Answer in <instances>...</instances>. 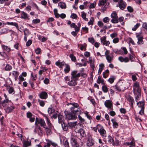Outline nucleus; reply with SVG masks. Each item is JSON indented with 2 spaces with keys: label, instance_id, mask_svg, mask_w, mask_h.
Here are the masks:
<instances>
[{
  "label": "nucleus",
  "instance_id": "nucleus-1",
  "mask_svg": "<svg viewBox=\"0 0 147 147\" xmlns=\"http://www.w3.org/2000/svg\"><path fill=\"white\" fill-rule=\"evenodd\" d=\"M133 89L134 93L136 96L135 100L137 102L141 96V88L139 82H136L134 83Z\"/></svg>",
  "mask_w": 147,
  "mask_h": 147
},
{
  "label": "nucleus",
  "instance_id": "nucleus-2",
  "mask_svg": "<svg viewBox=\"0 0 147 147\" xmlns=\"http://www.w3.org/2000/svg\"><path fill=\"white\" fill-rule=\"evenodd\" d=\"M72 106L70 108L71 112L74 114L77 115L80 114L81 111L79 105L77 103H70Z\"/></svg>",
  "mask_w": 147,
  "mask_h": 147
},
{
  "label": "nucleus",
  "instance_id": "nucleus-3",
  "mask_svg": "<svg viewBox=\"0 0 147 147\" xmlns=\"http://www.w3.org/2000/svg\"><path fill=\"white\" fill-rule=\"evenodd\" d=\"M38 124L40 125L43 128L45 127L46 125L45 122L43 119L40 118H36L35 122V125H36Z\"/></svg>",
  "mask_w": 147,
  "mask_h": 147
},
{
  "label": "nucleus",
  "instance_id": "nucleus-4",
  "mask_svg": "<svg viewBox=\"0 0 147 147\" xmlns=\"http://www.w3.org/2000/svg\"><path fill=\"white\" fill-rule=\"evenodd\" d=\"M64 113L66 118L68 120H75L77 118L76 115H74L71 113H69L66 111H65Z\"/></svg>",
  "mask_w": 147,
  "mask_h": 147
},
{
  "label": "nucleus",
  "instance_id": "nucleus-5",
  "mask_svg": "<svg viewBox=\"0 0 147 147\" xmlns=\"http://www.w3.org/2000/svg\"><path fill=\"white\" fill-rule=\"evenodd\" d=\"M126 3L123 0H119L117 5V7H119L120 9L123 10L127 6Z\"/></svg>",
  "mask_w": 147,
  "mask_h": 147
},
{
  "label": "nucleus",
  "instance_id": "nucleus-6",
  "mask_svg": "<svg viewBox=\"0 0 147 147\" xmlns=\"http://www.w3.org/2000/svg\"><path fill=\"white\" fill-rule=\"evenodd\" d=\"M111 17L112 18L111 21L112 23L116 24L118 22V16L116 11L113 12L111 14Z\"/></svg>",
  "mask_w": 147,
  "mask_h": 147
},
{
  "label": "nucleus",
  "instance_id": "nucleus-7",
  "mask_svg": "<svg viewBox=\"0 0 147 147\" xmlns=\"http://www.w3.org/2000/svg\"><path fill=\"white\" fill-rule=\"evenodd\" d=\"M71 78L77 79L78 80V78L80 76V73H78V71L77 70H74L71 72Z\"/></svg>",
  "mask_w": 147,
  "mask_h": 147
},
{
  "label": "nucleus",
  "instance_id": "nucleus-8",
  "mask_svg": "<svg viewBox=\"0 0 147 147\" xmlns=\"http://www.w3.org/2000/svg\"><path fill=\"white\" fill-rule=\"evenodd\" d=\"M97 128L98 131L100 133L101 135L103 137H104L105 136V133L106 131L103 127L100 125H97Z\"/></svg>",
  "mask_w": 147,
  "mask_h": 147
},
{
  "label": "nucleus",
  "instance_id": "nucleus-9",
  "mask_svg": "<svg viewBox=\"0 0 147 147\" xmlns=\"http://www.w3.org/2000/svg\"><path fill=\"white\" fill-rule=\"evenodd\" d=\"M51 145L54 147H59L58 144L57 143L52 141L49 140L47 141L46 146H45L43 147H46V146L50 147Z\"/></svg>",
  "mask_w": 147,
  "mask_h": 147
},
{
  "label": "nucleus",
  "instance_id": "nucleus-10",
  "mask_svg": "<svg viewBox=\"0 0 147 147\" xmlns=\"http://www.w3.org/2000/svg\"><path fill=\"white\" fill-rule=\"evenodd\" d=\"M126 97L127 100L130 103V106L133 108V105L134 103V101L133 97L129 95H127Z\"/></svg>",
  "mask_w": 147,
  "mask_h": 147
},
{
  "label": "nucleus",
  "instance_id": "nucleus-11",
  "mask_svg": "<svg viewBox=\"0 0 147 147\" xmlns=\"http://www.w3.org/2000/svg\"><path fill=\"white\" fill-rule=\"evenodd\" d=\"M11 74L12 76L14 78L15 80L16 81L19 74V73L17 71H13L9 73V75H10Z\"/></svg>",
  "mask_w": 147,
  "mask_h": 147
},
{
  "label": "nucleus",
  "instance_id": "nucleus-12",
  "mask_svg": "<svg viewBox=\"0 0 147 147\" xmlns=\"http://www.w3.org/2000/svg\"><path fill=\"white\" fill-rule=\"evenodd\" d=\"M71 80L68 82L67 84L70 86H75L77 84L76 81L77 79H75L73 78H71Z\"/></svg>",
  "mask_w": 147,
  "mask_h": 147
},
{
  "label": "nucleus",
  "instance_id": "nucleus-13",
  "mask_svg": "<svg viewBox=\"0 0 147 147\" xmlns=\"http://www.w3.org/2000/svg\"><path fill=\"white\" fill-rule=\"evenodd\" d=\"M71 142L73 147H78V144H77V141L74 138V136L73 137H72Z\"/></svg>",
  "mask_w": 147,
  "mask_h": 147
},
{
  "label": "nucleus",
  "instance_id": "nucleus-14",
  "mask_svg": "<svg viewBox=\"0 0 147 147\" xmlns=\"http://www.w3.org/2000/svg\"><path fill=\"white\" fill-rule=\"evenodd\" d=\"M105 55L106 58L109 62H110V53L109 51L106 50L105 53Z\"/></svg>",
  "mask_w": 147,
  "mask_h": 147
},
{
  "label": "nucleus",
  "instance_id": "nucleus-15",
  "mask_svg": "<svg viewBox=\"0 0 147 147\" xmlns=\"http://www.w3.org/2000/svg\"><path fill=\"white\" fill-rule=\"evenodd\" d=\"M82 125L79 123H77L76 124V125L74 128V130L76 132H78L80 130V127Z\"/></svg>",
  "mask_w": 147,
  "mask_h": 147
},
{
  "label": "nucleus",
  "instance_id": "nucleus-16",
  "mask_svg": "<svg viewBox=\"0 0 147 147\" xmlns=\"http://www.w3.org/2000/svg\"><path fill=\"white\" fill-rule=\"evenodd\" d=\"M8 99H7L4 100L3 101H1V103H0V104H2L4 109H5L8 106Z\"/></svg>",
  "mask_w": 147,
  "mask_h": 147
},
{
  "label": "nucleus",
  "instance_id": "nucleus-17",
  "mask_svg": "<svg viewBox=\"0 0 147 147\" xmlns=\"http://www.w3.org/2000/svg\"><path fill=\"white\" fill-rule=\"evenodd\" d=\"M136 37L138 38V40L137 42V43L138 45L142 44L144 43V42L143 40V37L142 36L137 35H136Z\"/></svg>",
  "mask_w": 147,
  "mask_h": 147
},
{
  "label": "nucleus",
  "instance_id": "nucleus-18",
  "mask_svg": "<svg viewBox=\"0 0 147 147\" xmlns=\"http://www.w3.org/2000/svg\"><path fill=\"white\" fill-rule=\"evenodd\" d=\"M65 64V63L64 62H61L60 60H58L55 63V64L57 66H59V68H62L63 67Z\"/></svg>",
  "mask_w": 147,
  "mask_h": 147
},
{
  "label": "nucleus",
  "instance_id": "nucleus-19",
  "mask_svg": "<svg viewBox=\"0 0 147 147\" xmlns=\"http://www.w3.org/2000/svg\"><path fill=\"white\" fill-rule=\"evenodd\" d=\"M119 60L121 62H127L129 61V59L127 57L123 58L122 57H120L118 58Z\"/></svg>",
  "mask_w": 147,
  "mask_h": 147
},
{
  "label": "nucleus",
  "instance_id": "nucleus-20",
  "mask_svg": "<svg viewBox=\"0 0 147 147\" xmlns=\"http://www.w3.org/2000/svg\"><path fill=\"white\" fill-rule=\"evenodd\" d=\"M31 142L28 140L24 141L23 145L24 147H28L31 145Z\"/></svg>",
  "mask_w": 147,
  "mask_h": 147
},
{
  "label": "nucleus",
  "instance_id": "nucleus-21",
  "mask_svg": "<svg viewBox=\"0 0 147 147\" xmlns=\"http://www.w3.org/2000/svg\"><path fill=\"white\" fill-rule=\"evenodd\" d=\"M45 127V132L47 135H50L51 134V129L52 128H50L47 127V126H46Z\"/></svg>",
  "mask_w": 147,
  "mask_h": 147
},
{
  "label": "nucleus",
  "instance_id": "nucleus-22",
  "mask_svg": "<svg viewBox=\"0 0 147 147\" xmlns=\"http://www.w3.org/2000/svg\"><path fill=\"white\" fill-rule=\"evenodd\" d=\"M40 97L42 99H46L47 97V94L45 92H41L40 94Z\"/></svg>",
  "mask_w": 147,
  "mask_h": 147
},
{
  "label": "nucleus",
  "instance_id": "nucleus-23",
  "mask_svg": "<svg viewBox=\"0 0 147 147\" xmlns=\"http://www.w3.org/2000/svg\"><path fill=\"white\" fill-rule=\"evenodd\" d=\"M58 121L59 123L61 124L64 122L63 117L61 114H59L58 115Z\"/></svg>",
  "mask_w": 147,
  "mask_h": 147
},
{
  "label": "nucleus",
  "instance_id": "nucleus-24",
  "mask_svg": "<svg viewBox=\"0 0 147 147\" xmlns=\"http://www.w3.org/2000/svg\"><path fill=\"white\" fill-rule=\"evenodd\" d=\"M14 108L15 107L14 106H10L9 107L8 106L5 109L7 113H9L11 112Z\"/></svg>",
  "mask_w": 147,
  "mask_h": 147
},
{
  "label": "nucleus",
  "instance_id": "nucleus-25",
  "mask_svg": "<svg viewBox=\"0 0 147 147\" xmlns=\"http://www.w3.org/2000/svg\"><path fill=\"white\" fill-rule=\"evenodd\" d=\"M58 5L62 9H65L66 5L65 3L63 2H60L58 4Z\"/></svg>",
  "mask_w": 147,
  "mask_h": 147
},
{
  "label": "nucleus",
  "instance_id": "nucleus-26",
  "mask_svg": "<svg viewBox=\"0 0 147 147\" xmlns=\"http://www.w3.org/2000/svg\"><path fill=\"white\" fill-rule=\"evenodd\" d=\"M101 42L103 43L104 45H109L110 44V42L109 41H107L105 40V38H101Z\"/></svg>",
  "mask_w": 147,
  "mask_h": 147
},
{
  "label": "nucleus",
  "instance_id": "nucleus-27",
  "mask_svg": "<svg viewBox=\"0 0 147 147\" xmlns=\"http://www.w3.org/2000/svg\"><path fill=\"white\" fill-rule=\"evenodd\" d=\"M13 31L11 30H9L7 28H4L3 29L1 32V34H6L7 32Z\"/></svg>",
  "mask_w": 147,
  "mask_h": 147
},
{
  "label": "nucleus",
  "instance_id": "nucleus-28",
  "mask_svg": "<svg viewBox=\"0 0 147 147\" xmlns=\"http://www.w3.org/2000/svg\"><path fill=\"white\" fill-rule=\"evenodd\" d=\"M113 123V126L114 128H117L118 126V123L116 122V120L115 119H113L111 120Z\"/></svg>",
  "mask_w": 147,
  "mask_h": 147
},
{
  "label": "nucleus",
  "instance_id": "nucleus-29",
  "mask_svg": "<svg viewBox=\"0 0 147 147\" xmlns=\"http://www.w3.org/2000/svg\"><path fill=\"white\" fill-rule=\"evenodd\" d=\"M93 140L91 139H88L87 141V145L88 146H90L93 145Z\"/></svg>",
  "mask_w": 147,
  "mask_h": 147
},
{
  "label": "nucleus",
  "instance_id": "nucleus-30",
  "mask_svg": "<svg viewBox=\"0 0 147 147\" xmlns=\"http://www.w3.org/2000/svg\"><path fill=\"white\" fill-rule=\"evenodd\" d=\"M105 106L108 109L110 108V100H107L105 102Z\"/></svg>",
  "mask_w": 147,
  "mask_h": 147
},
{
  "label": "nucleus",
  "instance_id": "nucleus-31",
  "mask_svg": "<svg viewBox=\"0 0 147 147\" xmlns=\"http://www.w3.org/2000/svg\"><path fill=\"white\" fill-rule=\"evenodd\" d=\"M97 82L98 84L101 83L102 84H104V80L103 79H102L101 77L99 76L98 77V79L97 80Z\"/></svg>",
  "mask_w": 147,
  "mask_h": 147
},
{
  "label": "nucleus",
  "instance_id": "nucleus-32",
  "mask_svg": "<svg viewBox=\"0 0 147 147\" xmlns=\"http://www.w3.org/2000/svg\"><path fill=\"white\" fill-rule=\"evenodd\" d=\"M65 68L64 69V71L65 73H68L70 70V66L67 64H65Z\"/></svg>",
  "mask_w": 147,
  "mask_h": 147
},
{
  "label": "nucleus",
  "instance_id": "nucleus-33",
  "mask_svg": "<svg viewBox=\"0 0 147 147\" xmlns=\"http://www.w3.org/2000/svg\"><path fill=\"white\" fill-rule=\"evenodd\" d=\"M99 69L98 70V74H100L104 67V65L102 63L99 65Z\"/></svg>",
  "mask_w": 147,
  "mask_h": 147
},
{
  "label": "nucleus",
  "instance_id": "nucleus-34",
  "mask_svg": "<svg viewBox=\"0 0 147 147\" xmlns=\"http://www.w3.org/2000/svg\"><path fill=\"white\" fill-rule=\"evenodd\" d=\"M109 70L107 69L103 73V77L105 78H106L109 74Z\"/></svg>",
  "mask_w": 147,
  "mask_h": 147
},
{
  "label": "nucleus",
  "instance_id": "nucleus-35",
  "mask_svg": "<svg viewBox=\"0 0 147 147\" xmlns=\"http://www.w3.org/2000/svg\"><path fill=\"white\" fill-rule=\"evenodd\" d=\"M21 18L24 19H26L28 18L27 14L24 11H22L21 14Z\"/></svg>",
  "mask_w": 147,
  "mask_h": 147
},
{
  "label": "nucleus",
  "instance_id": "nucleus-36",
  "mask_svg": "<svg viewBox=\"0 0 147 147\" xmlns=\"http://www.w3.org/2000/svg\"><path fill=\"white\" fill-rule=\"evenodd\" d=\"M8 92L9 94H14L15 91L14 88L12 87L9 86L8 88Z\"/></svg>",
  "mask_w": 147,
  "mask_h": 147
},
{
  "label": "nucleus",
  "instance_id": "nucleus-37",
  "mask_svg": "<svg viewBox=\"0 0 147 147\" xmlns=\"http://www.w3.org/2000/svg\"><path fill=\"white\" fill-rule=\"evenodd\" d=\"M137 105L139 107L142 108L144 107V102L139 101L137 103Z\"/></svg>",
  "mask_w": 147,
  "mask_h": 147
},
{
  "label": "nucleus",
  "instance_id": "nucleus-38",
  "mask_svg": "<svg viewBox=\"0 0 147 147\" xmlns=\"http://www.w3.org/2000/svg\"><path fill=\"white\" fill-rule=\"evenodd\" d=\"M78 133H80L81 136L82 137H84L86 135L84 130L82 128L80 129Z\"/></svg>",
  "mask_w": 147,
  "mask_h": 147
},
{
  "label": "nucleus",
  "instance_id": "nucleus-39",
  "mask_svg": "<svg viewBox=\"0 0 147 147\" xmlns=\"http://www.w3.org/2000/svg\"><path fill=\"white\" fill-rule=\"evenodd\" d=\"M106 2V0H99L98 5L99 6L104 5Z\"/></svg>",
  "mask_w": 147,
  "mask_h": 147
},
{
  "label": "nucleus",
  "instance_id": "nucleus-40",
  "mask_svg": "<svg viewBox=\"0 0 147 147\" xmlns=\"http://www.w3.org/2000/svg\"><path fill=\"white\" fill-rule=\"evenodd\" d=\"M125 145L129 146L131 145L133 146H135V143L134 141L132 140L130 142H126L124 143Z\"/></svg>",
  "mask_w": 147,
  "mask_h": 147
},
{
  "label": "nucleus",
  "instance_id": "nucleus-41",
  "mask_svg": "<svg viewBox=\"0 0 147 147\" xmlns=\"http://www.w3.org/2000/svg\"><path fill=\"white\" fill-rule=\"evenodd\" d=\"M7 24L8 25L14 26H16L17 28H18V24L15 22H7Z\"/></svg>",
  "mask_w": 147,
  "mask_h": 147
},
{
  "label": "nucleus",
  "instance_id": "nucleus-42",
  "mask_svg": "<svg viewBox=\"0 0 147 147\" xmlns=\"http://www.w3.org/2000/svg\"><path fill=\"white\" fill-rule=\"evenodd\" d=\"M77 123V121L71 122L68 123V125H69L71 127H74Z\"/></svg>",
  "mask_w": 147,
  "mask_h": 147
},
{
  "label": "nucleus",
  "instance_id": "nucleus-43",
  "mask_svg": "<svg viewBox=\"0 0 147 147\" xmlns=\"http://www.w3.org/2000/svg\"><path fill=\"white\" fill-rule=\"evenodd\" d=\"M61 124V125L62 127L63 130L65 131H67L68 129V127L67 126V125L66 124H65L64 122Z\"/></svg>",
  "mask_w": 147,
  "mask_h": 147
},
{
  "label": "nucleus",
  "instance_id": "nucleus-44",
  "mask_svg": "<svg viewBox=\"0 0 147 147\" xmlns=\"http://www.w3.org/2000/svg\"><path fill=\"white\" fill-rule=\"evenodd\" d=\"M12 67L8 64H7L5 67V70L6 71H10L12 69Z\"/></svg>",
  "mask_w": 147,
  "mask_h": 147
},
{
  "label": "nucleus",
  "instance_id": "nucleus-45",
  "mask_svg": "<svg viewBox=\"0 0 147 147\" xmlns=\"http://www.w3.org/2000/svg\"><path fill=\"white\" fill-rule=\"evenodd\" d=\"M81 16L82 18L86 21H88V19L86 18V15L85 13L83 11L82 13Z\"/></svg>",
  "mask_w": 147,
  "mask_h": 147
},
{
  "label": "nucleus",
  "instance_id": "nucleus-46",
  "mask_svg": "<svg viewBox=\"0 0 147 147\" xmlns=\"http://www.w3.org/2000/svg\"><path fill=\"white\" fill-rule=\"evenodd\" d=\"M112 144L113 145H118L119 144V141L118 140H116L115 142L113 139H112Z\"/></svg>",
  "mask_w": 147,
  "mask_h": 147
},
{
  "label": "nucleus",
  "instance_id": "nucleus-47",
  "mask_svg": "<svg viewBox=\"0 0 147 147\" xmlns=\"http://www.w3.org/2000/svg\"><path fill=\"white\" fill-rule=\"evenodd\" d=\"M140 25V23L137 24L134 26V27L132 28V30L134 31H136V30L139 27Z\"/></svg>",
  "mask_w": 147,
  "mask_h": 147
},
{
  "label": "nucleus",
  "instance_id": "nucleus-48",
  "mask_svg": "<svg viewBox=\"0 0 147 147\" xmlns=\"http://www.w3.org/2000/svg\"><path fill=\"white\" fill-rule=\"evenodd\" d=\"M80 49L81 50H83L84 49H85V50L86 49V48L87 46V45L86 43H84V44L80 45Z\"/></svg>",
  "mask_w": 147,
  "mask_h": 147
},
{
  "label": "nucleus",
  "instance_id": "nucleus-49",
  "mask_svg": "<svg viewBox=\"0 0 147 147\" xmlns=\"http://www.w3.org/2000/svg\"><path fill=\"white\" fill-rule=\"evenodd\" d=\"M127 9L128 11L129 12H132L134 11L133 8L131 6H128Z\"/></svg>",
  "mask_w": 147,
  "mask_h": 147
},
{
  "label": "nucleus",
  "instance_id": "nucleus-50",
  "mask_svg": "<svg viewBox=\"0 0 147 147\" xmlns=\"http://www.w3.org/2000/svg\"><path fill=\"white\" fill-rule=\"evenodd\" d=\"M70 57L72 61L75 62L76 61V59L75 57L73 54H71Z\"/></svg>",
  "mask_w": 147,
  "mask_h": 147
},
{
  "label": "nucleus",
  "instance_id": "nucleus-51",
  "mask_svg": "<svg viewBox=\"0 0 147 147\" xmlns=\"http://www.w3.org/2000/svg\"><path fill=\"white\" fill-rule=\"evenodd\" d=\"M102 89L103 91L105 92H107L108 90L107 88L105 85L103 86H102Z\"/></svg>",
  "mask_w": 147,
  "mask_h": 147
},
{
  "label": "nucleus",
  "instance_id": "nucleus-52",
  "mask_svg": "<svg viewBox=\"0 0 147 147\" xmlns=\"http://www.w3.org/2000/svg\"><path fill=\"white\" fill-rule=\"evenodd\" d=\"M38 102H39V103L40 104V105L41 106L43 107L44 106V105H45L44 101L42 100H38Z\"/></svg>",
  "mask_w": 147,
  "mask_h": 147
},
{
  "label": "nucleus",
  "instance_id": "nucleus-53",
  "mask_svg": "<svg viewBox=\"0 0 147 147\" xmlns=\"http://www.w3.org/2000/svg\"><path fill=\"white\" fill-rule=\"evenodd\" d=\"M88 40L89 42L92 44H93L94 42V38L92 37L88 38Z\"/></svg>",
  "mask_w": 147,
  "mask_h": 147
},
{
  "label": "nucleus",
  "instance_id": "nucleus-54",
  "mask_svg": "<svg viewBox=\"0 0 147 147\" xmlns=\"http://www.w3.org/2000/svg\"><path fill=\"white\" fill-rule=\"evenodd\" d=\"M109 20L110 19L108 17H106L103 20V22L106 23H107V22H109Z\"/></svg>",
  "mask_w": 147,
  "mask_h": 147
},
{
  "label": "nucleus",
  "instance_id": "nucleus-55",
  "mask_svg": "<svg viewBox=\"0 0 147 147\" xmlns=\"http://www.w3.org/2000/svg\"><path fill=\"white\" fill-rule=\"evenodd\" d=\"M2 46L3 47V49L6 51L7 52H9L10 51V49L9 48H8L7 46L3 45Z\"/></svg>",
  "mask_w": 147,
  "mask_h": 147
},
{
  "label": "nucleus",
  "instance_id": "nucleus-56",
  "mask_svg": "<svg viewBox=\"0 0 147 147\" xmlns=\"http://www.w3.org/2000/svg\"><path fill=\"white\" fill-rule=\"evenodd\" d=\"M96 2L94 1L93 3L91 4L90 6V8H94L96 6Z\"/></svg>",
  "mask_w": 147,
  "mask_h": 147
},
{
  "label": "nucleus",
  "instance_id": "nucleus-57",
  "mask_svg": "<svg viewBox=\"0 0 147 147\" xmlns=\"http://www.w3.org/2000/svg\"><path fill=\"white\" fill-rule=\"evenodd\" d=\"M129 57L131 61H135V59L134 57L132 56L131 54L129 55Z\"/></svg>",
  "mask_w": 147,
  "mask_h": 147
},
{
  "label": "nucleus",
  "instance_id": "nucleus-58",
  "mask_svg": "<svg viewBox=\"0 0 147 147\" xmlns=\"http://www.w3.org/2000/svg\"><path fill=\"white\" fill-rule=\"evenodd\" d=\"M105 117L107 120L109 121L108 122V123L109 125H110V121H109V115L107 114H105Z\"/></svg>",
  "mask_w": 147,
  "mask_h": 147
},
{
  "label": "nucleus",
  "instance_id": "nucleus-59",
  "mask_svg": "<svg viewBox=\"0 0 147 147\" xmlns=\"http://www.w3.org/2000/svg\"><path fill=\"white\" fill-rule=\"evenodd\" d=\"M94 19L92 18H91L89 22H88L89 25H92L93 24Z\"/></svg>",
  "mask_w": 147,
  "mask_h": 147
},
{
  "label": "nucleus",
  "instance_id": "nucleus-60",
  "mask_svg": "<svg viewBox=\"0 0 147 147\" xmlns=\"http://www.w3.org/2000/svg\"><path fill=\"white\" fill-rule=\"evenodd\" d=\"M117 34L116 32H114L112 34H111V37L113 38L115 37H116L117 36Z\"/></svg>",
  "mask_w": 147,
  "mask_h": 147
},
{
  "label": "nucleus",
  "instance_id": "nucleus-61",
  "mask_svg": "<svg viewBox=\"0 0 147 147\" xmlns=\"http://www.w3.org/2000/svg\"><path fill=\"white\" fill-rule=\"evenodd\" d=\"M38 132L40 135L42 134L43 131L40 127H39L38 128Z\"/></svg>",
  "mask_w": 147,
  "mask_h": 147
},
{
  "label": "nucleus",
  "instance_id": "nucleus-62",
  "mask_svg": "<svg viewBox=\"0 0 147 147\" xmlns=\"http://www.w3.org/2000/svg\"><path fill=\"white\" fill-rule=\"evenodd\" d=\"M119 41V39L118 38L116 37L113 40V42L114 43H116Z\"/></svg>",
  "mask_w": 147,
  "mask_h": 147
},
{
  "label": "nucleus",
  "instance_id": "nucleus-63",
  "mask_svg": "<svg viewBox=\"0 0 147 147\" xmlns=\"http://www.w3.org/2000/svg\"><path fill=\"white\" fill-rule=\"evenodd\" d=\"M27 117L28 118H30L32 115V113L30 112H28L27 113Z\"/></svg>",
  "mask_w": 147,
  "mask_h": 147
},
{
  "label": "nucleus",
  "instance_id": "nucleus-64",
  "mask_svg": "<svg viewBox=\"0 0 147 147\" xmlns=\"http://www.w3.org/2000/svg\"><path fill=\"white\" fill-rule=\"evenodd\" d=\"M64 145L65 147H69V145L67 140H66L64 143Z\"/></svg>",
  "mask_w": 147,
  "mask_h": 147
}]
</instances>
